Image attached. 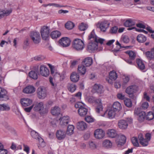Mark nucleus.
<instances>
[{"mask_svg":"<svg viewBox=\"0 0 154 154\" xmlns=\"http://www.w3.org/2000/svg\"><path fill=\"white\" fill-rule=\"evenodd\" d=\"M30 37L33 42L35 44L39 43L40 41V34L38 32H32L30 34Z\"/></svg>","mask_w":154,"mask_h":154,"instance_id":"5","label":"nucleus"},{"mask_svg":"<svg viewBox=\"0 0 154 154\" xmlns=\"http://www.w3.org/2000/svg\"><path fill=\"white\" fill-rule=\"evenodd\" d=\"M88 27L87 24L82 23L79 25V28L80 30L84 31L87 29Z\"/></svg>","mask_w":154,"mask_h":154,"instance_id":"48","label":"nucleus"},{"mask_svg":"<svg viewBox=\"0 0 154 154\" xmlns=\"http://www.w3.org/2000/svg\"><path fill=\"white\" fill-rule=\"evenodd\" d=\"M33 110L35 112H38L41 115L45 114L48 112V109L45 107L42 102L35 103L33 104Z\"/></svg>","mask_w":154,"mask_h":154,"instance_id":"1","label":"nucleus"},{"mask_svg":"<svg viewBox=\"0 0 154 154\" xmlns=\"http://www.w3.org/2000/svg\"><path fill=\"white\" fill-rule=\"evenodd\" d=\"M35 89L32 86L29 85L26 87L23 90V92L26 94H32L35 92Z\"/></svg>","mask_w":154,"mask_h":154,"instance_id":"22","label":"nucleus"},{"mask_svg":"<svg viewBox=\"0 0 154 154\" xmlns=\"http://www.w3.org/2000/svg\"><path fill=\"white\" fill-rule=\"evenodd\" d=\"M138 68L141 70H144L145 68V65L143 61L140 59L136 60Z\"/></svg>","mask_w":154,"mask_h":154,"instance_id":"34","label":"nucleus"},{"mask_svg":"<svg viewBox=\"0 0 154 154\" xmlns=\"http://www.w3.org/2000/svg\"><path fill=\"white\" fill-rule=\"evenodd\" d=\"M117 75L116 71L113 70L109 73V78L106 79V81L110 84L113 83V81L115 80L117 78Z\"/></svg>","mask_w":154,"mask_h":154,"instance_id":"7","label":"nucleus"},{"mask_svg":"<svg viewBox=\"0 0 154 154\" xmlns=\"http://www.w3.org/2000/svg\"><path fill=\"white\" fill-rule=\"evenodd\" d=\"M126 137L125 136L122 134H119L118 138L116 140V142L118 145L122 146L125 143L126 141Z\"/></svg>","mask_w":154,"mask_h":154,"instance_id":"15","label":"nucleus"},{"mask_svg":"<svg viewBox=\"0 0 154 154\" xmlns=\"http://www.w3.org/2000/svg\"><path fill=\"white\" fill-rule=\"evenodd\" d=\"M131 142L133 145L136 147H138L139 144L138 143V139L136 137H133L131 139Z\"/></svg>","mask_w":154,"mask_h":154,"instance_id":"46","label":"nucleus"},{"mask_svg":"<svg viewBox=\"0 0 154 154\" xmlns=\"http://www.w3.org/2000/svg\"><path fill=\"white\" fill-rule=\"evenodd\" d=\"M154 118V116L153 113L152 112H148L147 115L145 116V119L148 120H150Z\"/></svg>","mask_w":154,"mask_h":154,"instance_id":"51","label":"nucleus"},{"mask_svg":"<svg viewBox=\"0 0 154 154\" xmlns=\"http://www.w3.org/2000/svg\"><path fill=\"white\" fill-rule=\"evenodd\" d=\"M142 100V101H144V100H146L148 102L150 101V97L148 95L146 92H144Z\"/></svg>","mask_w":154,"mask_h":154,"instance_id":"52","label":"nucleus"},{"mask_svg":"<svg viewBox=\"0 0 154 154\" xmlns=\"http://www.w3.org/2000/svg\"><path fill=\"white\" fill-rule=\"evenodd\" d=\"M93 91L97 92L99 94H101L103 93L104 90L102 85L100 84H95L93 87Z\"/></svg>","mask_w":154,"mask_h":154,"instance_id":"12","label":"nucleus"},{"mask_svg":"<svg viewBox=\"0 0 154 154\" xmlns=\"http://www.w3.org/2000/svg\"><path fill=\"white\" fill-rule=\"evenodd\" d=\"M72 46L74 49L78 51L82 50L85 47L83 42L79 38L74 40L72 43Z\"/></svg>","mask_w":154,"mask_h":154,"instance_id":"3","label":"nucleus"},{"mask_svg":"<svg viewBox=\"0 0 154 154\" xmlns=\"http://www.w3.org/2000/svg\"><path fill=\"white\" fill-rule=\"evenodd\" d=\"M66 131L60 129L57 131L56 135L57 138L59 140H63L66 137Z\"/></svg>","mask_w":154,"mask_h":154,"instance_id":"11","label":"nucleus"},{"mask_svg":"<svg viewBox=\"0 0 154 154\" xmlns=\"http://www.w3.org/2000/svg\"><path fill=\"white\" fill-rule=\"evenodd\" d=\"M116 45H117V47L118 49H114L113 50V52L114 53H117L119 51V49L121 48H123V47L121 46V44L119 43V42L117 41L116 42Z\"/></svg>","mask_w":154,"mask_h":154,"instance_id":"56","label":"nucleus"},{"mask_svg":"<svg viewBox=\"0 0 154 154\" xmlns=\"http://www.w3.org/2000/svg\"><path fill=\"white\" fill-rule=\"evenodd\" d=\"M85 105L83 104V103L81 102H77L75 105V108H80L81 107H83L85 106Z\"/></svg>","mask_w":154,"mask_h":154,"instance_id":"57","label":"nucleus"},{"mask_svg":"<svg viewBox=\"0 0 154 154\" xmlns=\"http://www.w3.org/2000/svg\"><path fill=\"white\" fill-rule=\"evenodd\" d=\"M106 134L108 137L111 138H115L118 136L116 131L114 129H108Z\"/></svg>","mask_w":154,"mask_h":154,"instance_id":"21","label":"nucleus"},{"mask_svg":"<svg viewBox=\"0 0 154 154\" xmlns=\"http://www.w3.org/2000/svg\"><path fill=\"white\" fill-rule=\"evenodd\" d=\"M104 40L103 39L99 38L97 37L96 38H95V40L94 41V42L95 43H97V45L98 43L102 44L103 43Z\"/></svg>","mask_w":154,"mask_h":154,"instance_id":"59","label":"nucleus"},{"mask_svg":"<svg viewBox=\"0 0 154 154\" xmlns=\"http://www.w3.org/2000/svg\"><path fill=\"white\" fill-rule=\"evenodd\" d=\"M102 145L103 147L107 148H109L112 147V143L109 140H105L103 141Z\"/></svg>","mask_w":154,"mask_h":154,"instance_id":"32","label":"nucleus"},{"mask_svg":"<svg viewBox=\"0 0 154 154\" xmlns=\"http://www.w3.org/2000/svg\"><path fill=\"white\" fill-rule=\"evenodd\" d=\"M97 37L95 34V32L94 30H93L91 33L90 35H89L88 38L89 39H91V38L93 39V40H95V38Z\"/></svg>","mask_w":154,"mask_h":154,"instance_id":"54","label":"nucleus"},{"mask_svg":"<svg viewBox=\"0 0 154 154\" xmlns=\"http://www.w3.org/2000/svg\"><path fill=\"white\" fill-rule=\"evenodd\" d=\"M61 33L57 30L52 31L50 36L52 39H54L59 37L61 35Z\"/></svg>","mask_w":154,"mask_h":154,"instance_id":"36","label":"nucleus"},{"mask_svg":"<svg viewBox=\"0 0 154 154\" xmlns=\"http://www.w3.org/2000/svg\"><path fill=\"white\" fill-rule=\"evenodd\" d=\"M12 12L11 9L2 10L0 9V19L9 16Z\"/></svg>","mask_w":154,"mask_h":154,"instance_id":"16","label":"nucleus"},{"mask_svg":"<svg viewBox=\"0 0 154 154\" xmlns=\"http://www.w3.org/2000/svg\"><path fill=\"white\" fill-rule=\"evenodd\" d=\"M29 75L30 78L34 79H36L38 77L37 73L33 70L29 72Z\"/></svg>","mask_w":154,"mask_h":154,"instance_id":"45","label":"nucleus"},{"mask_svg":"<svg viewBox=\"0 0 154 154\" xmlns=\"http://www.w3.org/2000/svg\"><path fill=\"white\" fill-rule=\"evenodd\" d=\"M77 128L80 130H84L87 128V125L84 122L81 121L78 123Z\"/></svg>","mask_w":154,"mask_h":154,"instance_id":"24","label":"nucleus"},{"mask_svg":"<svg viewBox=\"0 0 154 154\" xmlns=\"http://www.w3.org/2000/svg\"><path fill=\"white\" fill-rule=\"evenodd\" d=\"M88 145L89 148L91 149H94L97 148V146L95 142L92 141L89 142Z\"/></svg>","mask_w":154,"mask_h":154,"instance_id":"49","label":"nucleus"},{"mask_svg":"<svg viewBox=\"0 0 154 154\" xmlns=\"http://www.w3.org/2000/svg\"><path fill=\"white\" fill-rule=\"evenodd\" d=\"M44 58V57L41 55H39L38 56H35L34 57V59L35 60L38 61L41 60H43Z\"/></svg>","mask_w":154,"mask_h":154,"instance_id":"62","label":"nucleus"},{"mask_svg":"<svg viewBox=\"0 0 154 154\" xmlns=\"http://www.w3.org/2000/svg\"><path fill=\"white\" fill-rule=\"evenodd\" d=\"M138 90V88L136 85L130 86L127 87L125 91V92L129 95H133V94Z\"/></svg>","mask_w":154,"mask_h":154,"instance_id":"10","label":"nucleus"},{"mask_svg":"<svg viewBox=\"0 0 154 154\" xmlns=\"http://www.w3.org/2000/svg\"><path fill=\"white\" fill-rule=\"evenodd\" d=\"M85 120L88 123L94 122V119L91 116H87L85 117Z\"/></svg>","mask_w":154,"mask_h":154,"instance_id":"55","label":"nucleus"},{"mask_svg":"<svg viewBox=\"0 0 154 154\" xmlns=\"http://www.w3.org/2000/svg\"><path fill=\"white\" fill-rule=\"evenodd\" d=\"M70 42L71 41L70 39L66 37L62 38L59 41L60 45L63 47L69 46L70 44Z\"/></svg>","mask_w":154,"mask_h":154,"instance_id":"8","label":"nucleus"},{"mask_svg":"<svg viewBox=\"0 0 154 154\" xmlns=\"http://www.w3.org/2000/svg\"><path fill=\"white\" fill-rule=\"evenodd\" d=\"M125 53L128 55L131 60H134L136 57V53L134 52L131 51H128Z\"/></svg>","mask_w":154,"mask_h":154,"instance_id":"37","label":"nucleus"},{"mask_svg":"<svg viewBox=\"0 0 154 154\" xmlns=\"http://www.w3.org/2000/svg\"><path fill=\"white\" fill-rule=\"evenodd\" d=\"M122 41L124 43H127L129 41V39L128 36L124 35L122 37Z\"/></svg>","mask_w":154,"mask_h":154,"instance_id":"60","label":"nucleus"},{"mask_svg":"<svg viewBox=\"0 0 154 154\" xmlns=\"http://www.w3.org/2000/svg\"><path fill=\"white\" fill-rule=\"evenodd\" d=\"M147 58L151 60L154 58V48L150 51H148L145 53Z\"/></svg>","mask_w":154,"mask_h":154,"instance_id":"27","label":"nucleus"},{"mask_svg":"<svg viewBox=\"0 0 154 154\" xmlns=\"http://www.w3.org/2000/svg\"><path fill=\"white\" fill-rule=\"evenodd\" d=\"M130 78L128 76H125L123 79V85L126 84L129 81Z\"/></svg>","mask_w":154,"mask_h":154,"instance_id":"61","label":"nucleus"},{"mask_svg":"<svg viewBox=\"0 0 154 154\" xmlns=\"http://www.w3.org/2000/svg\"><path fill=\"white\" fill-rule=\"evenodd\" d=\"M49 82L51 84L52 88L55 91H57L59 89V88L56 84H55L53 82V79L51 77H50L49 78Z\"/></svg>","mask_w":154,"mask_h":154,"instance_id":"44","label":"nucleus"},{"mask_svg":"<svg viewBox=\"0 0 154 154\" xmlns=\"http://www.w3.org/2000/svg\"><path fill=\"white\" fill-rule=\"evenodd\" d=\"M79 76L78 73L75 72L72 73L70 75V79L72 81L76 82L79 80Z\"/></svg>","mask_w":154,"mask_h":154,"instance_id":"28","label":"nucleus"},{"mask_svg":"<svg viewBox=\"0 0 154 154\" xmlns=\"http://www.w3.org/2000/svg\"><path fill=\"white\" fill-rule=\"evenodd\" d=\"M32 100L28 98H23L21 99L20 103L23 106L26 107L30 105L32 103Z\"/></svg>","mask_w":154,"mask_h":154,"instance_id":"17","label":"nucleus"},{"mask_svg":"<svg viewBox=\"0 0 154 154\" xmlns=\"http://www.w3.org/2000/svg\"><path fill=\"white\" fill-rule=\"evenodd\" d=\"M78 111L79 114L80 116H85L87 113L88 109L84 106L83 107L79 108Z\"/></svg>","mask_w":154,"mask_h":154,"instance_id":"26","label":"nucleus"},{"mask_svg":"<svg viewBox=\"0 0 154 154\" xmlns=\"http://www.w3.org/2000/svg\"><path fill=\"white\" fill-rule=\"evenodd\" d=\"M83 62L86 66H91L93 63V59L91 57H87L84 60Z\"/></svg>","mask_w":154,"mask_h":154,"instance_id":"29","label":"nucleus"},{"mask_svg":"<svg viewBox=\"0 0 154 154\" xmlns=\"http://www.w3.org/2000/svg\"><path fill=\"white\" fill-rule=\"evenodd\" d=\"M37 93L38 97L40 99H44L47 95L46 91L45 88L42 86H40L37 90Z\"/></svg>","mask_w":154,"mask_h":154,"instance_id":"6","label":"nucleus"},{"mask_svg":"<svg viewBox=\"0 0 154 154\" xmlns=\"http://www.w3.org/2000/svg\"><path fill=\"white\" fill-rule=\"evenodd\" d=\"M29 38H26L24 42V47H26L28 46L29 44Z\"/></svg>","mask_w":154,"mask_h":154,"instance_id":"64","label":"nucleus"},{"mask_svg":"<svg viewBox=\"0 0 154 154\" xmlns=\"http://www.w3.org/2000/svg\"><path fill=\"white\" fill-rule=\"evenodd\" d=\"M109 24L106 22H103L101 23H98L97 25V27L99 28L101 31L105 32L107 28L109 27Z\"/></svg>","mask_w":154,"mask_h":154,"instance_id":"13","label":"nucleus"},{"mask_svg":"<svg viewBox=\"0 0 154 154\" xmlns=\"http://www.w3.org/2000/svg\"><path fill=\"white\" fill-rule=\"evenodd\" d=\"M118 125L120 128L123 129L127 128L128 124L126 121L121 120L119 121Z\"/></svg>","mask_w":154,"mask_h":154,"instance_id":"25","label":"nucleus"},{"mask_svg":"<svg viewBox=\"0 0 154 154\" xmlns=\"http://www.w3.org/2000/svg\"><path fill=\"white\" fill-rule=\"evenodd\" d=\"M138 138L140 144L143 146H147L148 144L149 141L143 138V135L141 133H140L138 135Z\"/></svg>","mask_w":154,"mask_h":154,"instance_id":"18","label":"nucleus"},{"mask_svg":"<svg viewBox=\"0 0 154 154\" xmlns=\"http://www.w3.org/2000/svg\"><path fill=\"white\" fill-rule=\"evenodd\" d=\"M48 66L50 68L51 70V73L53 75H54V66L49 64Z\"/></svg>","mask_w":154,"mask_h":154,"instance_id":"63","label":"nucleus"},{"mask_svg":"<svg viewBox=\"0 0 154 154\" xmlns=\"http://www.w3.org/2000/svg\"><path fill=\"white\" fill-rule=\"evenodd\" d=\"M7 92L4 89L0 88V98H5V100L8 99V97L7 96Z\"/></svg>","mask_w":154,"mask_h":154,"instance_id":"33","label":"nucleus"},{"mask_svg":"<svg viewBox=\"0 0 154 154\" xmlns=\"http://www.w3.org/2000/svg\"><path fill=\"white\" fill-rule=\"evenodd\" d=\"M88 102L90 103H95L97 106L96 110L97 113H99L102 111L103 108L100 99H97L92 96H90L88 98Z\"/></svg>","mask_w":154,"mask_h":154,"instance_id":"2","label":"nucleus"},{"mask_svg":"<svg viewBox=\"0 0 154 154\" xmlns=\"http://www.w3.org/2000/svg\"><path fill=\"white\" fill-rule=\"evenodd\" d=\"M113 109H115V110H120L122 108L121 104L118 102H116L114 103L112 105V108Z\"/></svg>","mask_w":154,"mask_h":154,"instance_id":"40","label":"nucleus"},{"mask_svg":"<svg viewBox=\"0 0 154 154\" xmlns=\"http://www.w3.org/2000/svg\"><path fill=\"white\" fill-rule=\"evenodd\" d=\"M51 113L54 115H58L60 113V108L58 106H55L51 110Z\"/></svg>","mask_w":154,"mask_h":154,"instance_id":"39","label":"nucleus"},{"mask_svg":"<svg viewBox=\"0 0 154 154\" xmlns=\"http://www.w3.org/2000/svg\"><path fill=\"white\" fill-rule=\"evenodd\" d=\"M40 74L45 77L48 76L49 74V71L48 69L44 65H41L39 68Z\"/></svg>","mask_w":154,"mask_h":154,"instance_id":"14","label":"nucleus"},{"mask_svg":"<svg viewBox=\"0 0 154 154\" xmlns=\"http://www.w3.org/2000/svg\"><path fill=\"white\" fill-rule=\"evenodd\" d=\"M74 127L72 125H69L67 127L66 133L69 136H71L74 133Z\"/></svg>","mask_w":154,"mask_h":154,"instance_id":"30","label":"nucleus"},{"mask_svg":"<svg viewBox=\"0 0 154 154\" xmlns=\"http://www.w3.org/2000/svg\"><path fill=\"white\" fill-rule=\"evenodd\" d=\"M98 45L97 43L91 42L89 43L88 46V50L90 52H92L97 50L98 48Z\"/></svg>","mask_w":154,"mask_h":154,"instance_id":"20","label":"nucleus"},{"mask_svg":"<svg viewBox=\"0 0 154 154\" xmlns=\"http://www.w3.org/2000/svg\"><path fill=\"white\" fill-rule=\"evenodd\" d=\"M31 135L33 138L38 139L40 142L43 143V140L38 135V134L35 131L33 130L31 131Z\"/></svg>","mask_w":154,"mask_h":154,"instance_id":"23","label":"nucleus"},{"mask_svg":"<svg viewBox=\"0 0 154 154\" xmlns=\"http://www.w3.org/2000/svg\"><path fill=\"white\" fill-rule=\"evenodd\" d=\"M118 30V28L117 27L114 26L111 28L110 32L112 34L116 33Z\"/></svg>","mask_w":154,"mask_h":154,"instance_id":"58","label":"nucleus"},{"mask_svg":"<svg viewBox=\"0 0 154 154\" xmlns=\"http://www.w3.org/2000/svg\"><path fill=\"white\" fill-rule=\"evenodd\" d=\"M125 105L127 107H130L132 106V103L131 99L128 98H125L124 100Z\"/></svg>","mask_w":154,"mask_h":154,"instance_id":"50","label":"nucleus"},{"mask_svg":"<svg viewBox=\"0 0 154 154\" xmlns=\"http://www.w3.org/2000/svg\"><path fill=\"white\" fill-rule=\"evenodd\" d=\"M50 29L48 27L43 26L41 29L40 32L42 39L47 40L49 36Z\"/></svg>","mask_w":154,"mask_h":154,"instance_id":"4","label":"nucleus"},{"mask_svg":"<svg viewBox=\"0 0 154 154\" xmlns=\"http://www.w3.org/2000/svg\"><path fill=\"white\" fill-rule=\"evenodd\" d=\"M105 135V132L102 129H97L94 131V135L95 137L97 139H101L104 137Z\"/></svg>","mask_w":154,"mask_h":154,"instance_id":"9","label":"nucleus"},{"mask_svg":"<svg viewBox=\"0 0 154 154\" xmlns=\"http://www.w3.org/2000/svg\"><path fill=\"white\" fill-rule=\"evenodd\" d=\"M68 89L71 92H74L76 90V86L73 84H68L67 86Z\"/></svg>","mask_w":154,"mask_h":154,"instance_id":"43","label":"nucleus"},{"mask_svg":"<svg viewBox=\"0 0 154 154\" xmlns=\"http://www.w3.org/2000/svg\"><path fill=\"white\" fill-rule=\"evenodd\" d=\"M116 110L112 108L107 109L105 112L104 115L107 114L108 118L112 119L114 118L116 114Z\"/></svg>","mask_w":154,"mask_h":154,"instance_id":"19","label":"nucleus"},{"mask_svg":"<svg viewBox=\"0 0 154 154\" xmlns=\"http://www.w3.org/2000/svg\"><path fill=\"white\" fill-rule=\"evenodd\" d=\"M74 26L73 23L71 21L68 22L65 24L66 28L68 29H72L74 27Z\"/></svg>","mask_w":154,"mask_h":154,"instance_id":"47","label":"nucleus"},{"mask_svg":"<svg viewBox=\"0 0 154 154\" xmlns=\"http://www.w3.org/2000/svg\"><path fill=\"white\" fill-rule=\"evenodd\" d=\"M134 114L138 116H146L145 112L144 111H142L140 110V108H137L136 109L134 110Z\"/></svg>","mask_w":154,"mask_h":154,"instance_id":"42","label":"nucleus"},{"mask_svg":"<svg viewBox=\"0 0 154 154\" xmlns=\"http://www.w3.org/2000/svg\"><path fill=\"white\" fill-rule=\"evenodd\" d=\"M137 39L138 42L143 43L146 40V38L144 35L142 34H139L137 35Z\"/></svg>","mask_w":154,"mask_h":154,"instance_id":"38","label":"nucleus"},{"mask_svg":"<svg viewBox=\"0 0 154 154\" xmlns=\"http://www.w3.org/2000/svg\"><path fill=\"white\" fill-rule=\"evenodd\" d=\"M60 123L61 125H67L69 121V118L67 116H64L60 119Z\"/></svg>","mask_w":154,"mask_h":154,"instance_id":"31","label":"nucleus"},{"mask_svg":"<svg viewBox=\"0 0 154 154\" xmlns=\"http://www.w3.org/2000/svg\"><path fill=\"white\" fill-rule=\"evenodd\" d=\"M135 24L134 21L132 19L127 20L124 23V25L127 27H129Z\"/></svg>","mask_w":154,"mask_h":154,"instance_id":"35","label":"nucleus"},{"mask_svg":"<svg viewBox=\"0 0 154 154\" xmlns=\"http://www.w3.org/2000/svg\"><path fill=\"white\" fill-rule=\"evenodd\" d=\"M141 108L143 109H147L149 106L148 103L146 101H142V100L141 101Z\"/></svg>","mask_w":154,"mask_h":154,"instance_id":"53","label":"nucleus"},{"mask_svg":"<svg viewBox=\"0 0 154 154\" xmlns=\"http://www.w3.org/2000/svg\"><path fill=\"white\" fill-rule=\"evenodd\" d=\"M78 70L82 75H84L86 72V69L84 66L81 65L78 66Z\"/></svg>","mask_w":154,"mask_h":154,"instance_id":"41","label":"nucleus"}]
</instances>
